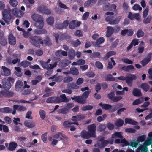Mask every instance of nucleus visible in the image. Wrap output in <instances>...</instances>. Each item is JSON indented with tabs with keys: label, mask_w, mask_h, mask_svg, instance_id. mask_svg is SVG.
<instances>
[{
	"label": "nucleus",
	"mask_w": 152,
	"mask_h": 152,
	"mask_svg": "<svg viewBox=\"0 0 152 152\" xmlns=\"http://www.w3.org/2000/svg\"><path fill=\"white\" fill-rule=\"evenodd\" d=\"M117 138L120 139H116L115 140V142L116 144L121 143V145L122 147L129 145V143L127 141L125 138H123V133L121 132H116L112 135L111 141L110 142L111 144L113 143L114 139Z\"/></svg>",
	"instance_id": "nucleus-1"
},
{
	"label": "nucleus",
	"mask_w": 152,
	"mask_h": 152,
	"mask_svg": "<svg viewBox=\"0 0 152 152\" xmlns=\"http://www.w3.org/2000/svg\"><path fill=\"white\" fill-rule=\"evenodd\" d=\"M148 137L143 144H140L136 149V152H148V146L152 144V132L148 134Z\"/></svg>",
	"instance_id": "nucleus-2"
},
{
	"label": "nucleus",
	"mask_w": 152,
	"mask_h": 152,
	"mask_svg": "<svg viewBox=\"0 0 152 152\" xmlns=\"http://www.w3.org/2000/svg\"><path fill=\"white\" fill-rule=\"evenodd\" d=\"M59 139L61 140H64L63 142L67 140L64 134L60 133L54 135L53 138L51 137H49L48 138V140L49 141H51L52 140L51 144L53 146L57 144L58 141V140H57Z\"/></svg>",
	"instance_id": "nucleus-3"
},
{
	"label": "nucleus",
	"mask_w": 152,
	"mask_h": 152,
	"mask_svg": "<svg viewBox=\"0 0 152 152\" xmlns=\"http://www.w3.org/2000/svg\"><path fill=\"white\" fill-rule=\"evenodd\" d=\"M31 43L37 47L39 46V44L42 45H48L49 41L46 40H43L41 41V39L39 36L31 37H30Z\"/></svg>",
	"instance_id": "nucleus-4"
},
{
	"label": "nucleus",
	"mask_w": 152,
	"mask_h": 152,
	"mask_svg": "<svg viewBox=\"0 0 152 152\" xmlns=\"http://www.w3.org/2000/svg\"><path fill=\"white\" fill-rule=\"evenodd\" d=\"M91 92V91H87L84 92L82 96H74L72 97V100L80 103L84 104L86 102V99L88 97V95Z\"/></svg>",
	"instance_id": "nucleus-5"
},
{
	"label": "nucleus",
	"mask_w": 152,
	"mask_h": 152,
	"mask_svg": "<svg viewBox=\"0 0 152 152\" xmlns=\"http://www.w3.org/2000/svg\"><path fill=\"white\" fill-rule=\"evenodd\" d=\"M10 11V9L8 8V9H4L2 11V20H1L0 21V23L2 25L4 26L5 25V22L7 23V24H9V23L6 22L5 19L10 18L11 17V15L9 12Z\"/></svg>",
	"instance_id": "nucleus-6"
},
{
	"label": "nucleus",
	"mask_w": 152,
	"mask_h": 152,
	"mask_svg": "<svg viewBox=\"0 0 152 152\" xmlns=\"http://www.w3.org/2000/svg\"><path fill=\"white\" fill-rule=\"evenodd\" d=\"M99 140L101 143H100L99 141L95 145V146L100 148H102L106 146L109 143L111 144L110 142L111 141V139L109 141L104 140V138L102 137H100L99 138Z\"/></svg>",
	"instance_id": "nucleus-7"
},
{
	"label": "nucleus",
	"mask_w": 152,
	"mask_h": 152,
	"mask_svg": "<svg viewBox=\"0 0 152 152\" xmlns=\"http://www.w3.org/2000/svg\"><path fill=\"white\" fill-rule=\"evenodd\" d=\"M14 81V79L11 77H9L6 80H3L2 81L3 88L6 90H9L11 87V83H13Z\"/></svg>",
	"instance_id": "nucleus-8"
},
{
	"label": "nucleus",
	"mask_w": 152,
	"mask_h": 152,
	"mask_svg": "<svg viewBox=\"0 0 152 152\" xmlns=\"http://www.w3.org/2000/svg\"><path fill=\"white\" fill-rule=\"evenodd\" d=\"M96 126L94 124H93L88 126V130L89 133L91 134L92 137H96Z\"/></svg>",
	"instance_id": "nucleus-9"
},
{
	"label": "nucleus",
	"mask_w": 152,
	"mask_h": 152,
	"mask_svg": "<svg viewBox=\"0 0 152 152\" xmlns=\"http://www.w3.org/2000/svg\"><path fill=\"white\" fill-rule=\"evenodd\" d=\"M12 13L15 16L17 17H21L23 15V12L16 8H15L12 10Z\"/></svg>",
	"instance_id": "nucleus-10"
},
{
	"label": "nucleus",
	"mask_w": 152,
	"mask_h": 152,
	"mask_svg": "<svg viewBox=\"0 0 152 152\" xmlns=\"http://www.w3.org/2000/svg\"><path fill=\"white\" fill-rule=\"evenodd\" d=\"M81 23V22L73 20L69 23V27L71 29H73L76 27L79 26Z\"/></svg>",
	"instance_id": "nucleus-11"
},
{
	"label": "nucleus",
	"mask_w": 152,
	"mask_h": 152,
	"mask_svg": "<svg viewBox=\"0 0 152 152\" xmlns=\"http://www.w3.org/2000/svg\"><path fill=\"white\" fill-rule=\"evenodd\" d=\"M57 65V63L56 62H53V64H50L49 66L48 64L46 62H43L42 63V66L45 69H51L54 67H56Z\"/></svg>",
	"instance_id": "nucleus-12"
},
{
	"label": "nucleus",
	"mask_w": 152,
	"mask_h": 152,
	"mask_svg": "<svg viewBox=\"0 0 152 152\" xmlns=\"http://www.w3.org/2000/svg\"><path fill=\"white\" fill-rule=\"evenodd\" d=\"M136 79V77L134 75L130 74L126 77V81L128 85H130L133 80Z\"/></svg>",
	"instance_id": "nucleus-13"
},
{
	"label": "nucleus",
	"mask_w": 152,
	"mask_h": 152,
	"mask_svg": "<svg viewBox=\"0 0 152 152\" xmlns=\"http://www.w3.org/2000/svg\"><path fill=\"white\" fill-rule=\"evenodd\" d=\"M14 110L12 112V114L14 115L16 113V110L20 111H23L25 110L26 108L25 107H23L21 106H18L16 105H14L13 106Z\"/></svg>",
	"instance_id": "nucleus-14"
},
{
	"label": "nucleus",
	"mask_w": 152,
	"mask_h": 152,
	"mask_svg": "<svg viewBox=\"0 0 152 152\" xmlns=\"http://www.w3.org/2000/svg\"><path fill=\"white\" fill-rule=\"evenodd\" d=\"M13 95V93L11 91H3L0 92V97L2 96L6 97H12Z\"/></svg>",
	"instance_id": "nucleus-15"
},
{
	"label": "nucleus",
	"mask_w": 152,
	"mask_h": 152,
	"mask_svg": "<svg viewBox=\"0 0 152 152\" xmlns=\"http://www.w3.org/2000/svg\"><path fill=\"white\" fill-rule=\"evenodd\" d=\"M24 125L27 127L32 128L35 126L36 124L34 122L28 120H26L24 122Z\"/></svg>",
	"instance_id": "nucleus-16"
},
{
	"label": "nucleus",
	"mask_w": 152,
	"mask_h": 152,
	"mask_svg": "<svg viewBox=\"0 0 152 152\" xmlns=\"http://www.w3.org/2000/svg\"><path fill=\"white\" fill-rule=\"evenodd\" d=\"M31 18L33 20L36 22L37 21L43 20L42 17L38 14H34L31 15Z\"/></svg>",
	"instance_id": "nucleus-17"
},
{
	"label": "nucleus",
	"mask_w": 152,
	"mask_h": 152,
	"mask_svg": "<svg viewBox=\"0 0 152 152\" xmlns=\"http://www.w3.org/2000/svg\"><path fill=\"white\" fill-rule=\"evenodd\" d=\"M2 70L1 71V74L5 76L9 75L11 73L10 70L8 68L3 66L2 67Z\"/></svg>",
	"instance_id": "nucleus-18"
},
{
	"label": "nucleus",
	"mask_w": 152,
	"mask_h": 152,
	"mask_svg": "<svg viewBox=\"0 0 152 152\" xmlns=\"http://www.w3.org/2000/svg\"><path fill=\"white\" fill-rule=\"evenodd\" d=\"M150 103L148 102H145L142 105L141 107L143 108V109H140L139 108H137L136 109L137 111L138 112H142L148 109L146 107L149 106Z\"/></svg>",
	"instance_id": "nucleus-19"
},
{
	"label": "nucleus",
	"mask_w": 152,
	"mask_h": 152,
	"mask_svg": "<svg viewBox=\"0 0 152 152\" xmlns=\"http://www.w3.org/2000/svg\"><path fill=\"white\" fill-rule=\"evenodd\" d=\"M80 136L84 139H88L91 137V134L89 132L84 130L82 132Z\"/></svg>",
	"instance_id": "nucleus-20"
},
{
	"label": "nucleus",
	"mask_w": 152,
	"mask_h": 152,
	"mask_svg": "<svg viewBox=\"0 0 152 152\" xmlns=\"http://www.w3.org/2000/svg\"><path fill=\"white\" fill-rule=\"evenodd\" d=\"M23 86V83L20 80L18 81L16 84L15 89L16 91H19L21 90Z\"/></svg>",
	"instance_id": "nucleus-21"
},
{
	"label": "nucleus",
	"mask_w": 152,
	"mask_h": 152,
	"mask_svg": "<svg viewBox=\"0 0 152 152\" xmlns=\"http://www.w3.org/2000/svg\"><path fill=\"white\" fill-rule=\"evenodd\" d=\"M107 31L106 36L108 37H110L113 33L114 29L113 28L110 26H107Z\"/></svg>",
	"instance_id": "nucleus-22"
},
{
	"label": "nucleus",
	"mask_w": 152,
	"mask_h": 152,
	"mask_svg": "<svg viewBox=\"0 0 152 152\" xmlns=\"http://www.w3.org/2000/svg\"><path fill=\"white\" fill-rule=\"evenodd\" d=\"M122 69L126 72H131L134 70V68L132 65L124 66L122 67Z\"/></svg>",
	"instance_id": "nucleus-23"
},
{
	"label": "nucleus",
	"mask_w": 152,
	"mask_h": 152,
	"mask_svg": "<svg viewBox=\"0 0 152 152\" xmlns=\"http://www.w3.org/2000/svg\"><path fill=\"white\" fill-rule=\"evenodd\" d=\"M9 41L10 43L12 45H14L16 44V39L12 34H10L9 35Z\"/></svg>",
	"instance_id": "nucleus-24"
},
{
	"label": "nucleus",
	"mask_w": 152,
	"mask_h": 152,
	"mask_svg": "<svg viewBox=\"0 0 152 152\" xmlns=\"http://www.w3.org/2000/svg\"><path fill=\"white\" fill-rule=\"evenodd\" d=\"M106 15H109L108 16L106 17L105 20L109 22V23L110 24V22L114 18V13L112 12H107L106 13Z\"/></svg>",
	"instance_id": "nucleus-25"
},
{
	"label": "nucleus",
	"mask_w": 152,
	"mask_h": 152,
	"mask_svg": "<svg viewBox=\"0 0 152 152\" xmlns=\"http://www.w3.org/2000/svg\"><path fill=\"white\" fill-rule=\"evenodd\" d=\"M43 20H41L39 21H37L36 22H35V25L36 27L39 29H41L42 28L44 25V23Z\"/></svg>",
	"instance_id": "nucleus-26"
},
{
	"label": "nucleus",
	"mask_w": 152,
	"mask_h": 152,
	"mask_svg": "<svg viewBox=\"0 0 152 152\" xmlns=\"http://www.w3.org/2000/svg\"><path fill=\"white\" fill-rule=\"evenodd\" d=\"M125 124H129L132 125H137L138 123L129 118H126L125 120Z\"/></svg>",
	"instance_id": "nucleus-27"
},
{
	"label": "nucleus",
	"mask_w": 152,
	"mask_h": 152,
	"mask_svg": "<svg viewBox=\"0 0 152 152\" xmlns=\"http://www.w3.org/2000/svg\"><path fill=\"white\" fill-rule=\"evenodd\" d=\"M133 95L136 96H141L142 94L140 89L135 88L132 91Z\"/></svg>",
	"instance_id": "nucleus-28"
},
{
	"label": "nucleus",
	"mask_w": 152,
	"mask_h": 152,
	"mask_svg": "<svg viewBox=\"0 0 152 152\" xmlns=\"http://www.w3.org/2000/svg\"><path fill=\"white\" fill-rule=\"evenodd\" d=\"M72 124H76L77 125H78V122L71 123L68 121H66L64 122L63 123V125L65 127L68 128L71 126V125Z\"/></svg>",
	"instance_id": "nucleus-29"
},
{
	"label": "nucleus",
	"mask_w": 152,
	"mask_h": 152,
	"mask_svg": "<svg viewBox=\"0 0 152 152\" xmlns=\"http://www.w3.org/2000/svg\"><path fill=\"white\" fill-rule=\"evenodd\" d=\"M47 103H58L59 101L57 98L55 97H50L48 98L46 100Z\"/></svg>",
	"instance_id": "nucleus-30"
},
{
	"label": "nucleus",
	"mask_w": 152,
	"mask_h": 152,
	"mask_svg": "<svg viewBox=\"0 0 152 152\" xmlns=\"http://www.w3.org/2000/svg\"><path fill=\"white\" fill-rule=\"evenodd\" d=\"M121 18L122 17L121 16H118L114 20H112L110 21V24L113 25L118 24Z\"/></svg>",
	"instance_id": "nucleus-31"
},
{
	"label": "nucleus",
	"mask_w": 152,
	"mask_h": 152,
	"mask_svg": "<svg viewBox=\"0 0 152 152\" xmlns=\"http://www.w3.org/2000/svg\"><path fill=\"white\" fill-rule=\"evenodd\" d=\"M75 56V52L74 50L70 49L68 53V56L69 59H73Z\"/></svg>",
	"instance_id": "nucleus-32"
},
{
	"label": "nucleus",
	"mask_w": 152,
	"mask_h": 152,
	"mask_svg": "<svg viewBox=\"0 0 152 152\" xmlns=\"http://www.w3.org/2000/svg\"><path fill=\"white\" fill-rule=\"evenodd\" d=\"M12 111V109L7 107L3 108L0 109V111L2 113H11Z\"/></svg>",
	"instance_id": "nucleus-33"
},
{
	"label": "nucleus",
	"mask_w": 152,
	"mask_h": 152,
	"mask_svg": "<svg viewBox=\"0 0 152 152\" xmlns=\"http://www.w3.org/2000/svg\"><path fill=\"white\" fill-rule=\"evenodd\" d=\"M67 54L66 52L63 51L61 50H59L56 53V55L58 56H66Z\"/></svg>",
	"instance_id": "nucleus-34"
},
{
	"label": "nucleus",
	"mask_w": 152,
	"mask_h": 152,
	"mask_svg": "<svg viewBox=\"0 0 152 152\" xmlns=\"http://www.w3.org/2000/svg\"><path fill=\"white\" fill-rule=\"evenodd\" d=\"M15 74L19 77H21L22 75V73L21 72V69L19 67H15Z\"/></svg>",
	"instance_id": "nucleus-35"
},
{
	"label": "nucleus",
	"mask_w": 152,
	"mask_h": 152,
	"mask_svg": "<svg viewBox=\"0 0 152 152\" xmlns=\"http://www.w3.org/2000/svg\"><path fill=\"white\" fill-rule=\"evenodd\" d=\"M42 77L41 76H39L37 77L35 79L31 81V83L33 85H35L40 82L42 79Z\"/></svg>",
	"instance_id": "nucleus-36"
},
{
	"label": "nucleus",
	"mask_w": 152,
	"mask_h": 152,
	"mask_svg": "<svg viewBox=\"0 0 152 152\" xmlns=\"http://www.w3.org/2000/svg\"><path fill=\"white\" fill-rule=\"evenodd\" d=\"M140 87L144 91L146 92L148 90L149 86L147 83H144L141 85Z\"/></svg>",
	"instance_id": "nucleus-37"
},
{
	"label": "nucleus",
	"mask_w": 152,
	"mask_h": 152,
	"mask_svg": "<svg viewBox=\"0 0 152 152\" xmlns=\"http://www.w3.org/2000/svg\"><path fill=\"white\" fill-rule=\"evenodd\" d=\"M84 116L82 115H77L72 117V120L73 121H77L84 118Z\"/></svg>",
	"instance_id": "nucleus-38"
},
{
	"label": "nucleus",
	"mask_w": 152,
	"mask_h": 152,
	"mask_svg": "<svg viewBox=\"0 0 152 152\" xmlns=\"http://www.w3.org/2000/svg\"><path fill=\"white\" fill-rule=\"evenodd\" d=\"M70 73L75 75H77L79 74L78 69L74 67H73L70 69Z\"/></svg>",
	"instance_id": "nucleus-39"
},
{
	"label": "nucleus",
	"mask_w": 152,
	"mask_h": 152,
	"mask_svg": "<svg viewBox=\"0 0 152 152\" xmlns=\"http://www.w3.org/2000/svg\"><path fill=\"white\" fill-rule=\"evenodd\" d=\"M17 146V144L14 142H12L10 143L9 149L10 150H14Z\"/></svg>",
	"instance_id": "nucleus-40"
},
{
	"label": "nucleus",
	"mask_w": 152,
	"mask_h": 152,
	"mask_svg": "<svg viewBox=\"0 0 152 152\" xmlns=\"http://www.w3.org/2000/svg\"><path fill=\"white\" fill-rule=\"evenodd\" d=\"M99 105L102 108L105 110H108L111 107V106L110 105L107 104H102V103H100Z\"/></svg>",
	"instance_id": "nucleus-41"
},
{
	"label": "nucleus",
	"mask_w": 152,
	"mask_h": 152,
	"mask_svg": "<svg viewBox=\"0 0 152 152\" xmlns=\"http://www.w3.org/2000/svg\"><path fill=\"white\" fill-rule=\"evenodd\" d=\"M60 97L61 99L60 100H58V102H67L69 101L68 99L66 98V95L64 94L60 95Z\"/></svg>",
	"instance_id": "nucleus-42"
},
{
	"label": "nucleus",
	"mask_w": 152,
	"mask_h": 152,
	"mask_svg": "<svg viewBox=\"0 0 152 152\" xmlns=\"http://www.w3.org/2000/svg\"><path fill=\"white\" fill-rule=\"evenodd\" d=\"M110 60H111V62H110V61L108 62V65L107 66V68L108 69H111L113 68V66H112V64H111V62L113 63V65L114 66H115L116 64V63H115V61L114 60V58H113V57L111 58H110Z\"/></svg>",
	"instance_id": "nucleus-43"
},
{
	"label": "nucleus",
	"mask_w": 152,
	"mask_h": 152,
	"mask_svg": "<svg viewBox=\"0 0 152 152\" xmlns=\"http://www.w3.org/2000/svg\"><path fill=\"white\" fill-rule=\"evenodd\" d=\"M3 130V131L5 132H7L9 131L8 127L4 125H2L1 124H0V130L1 131Z\"/></svg>",
	"instance_id": "nucleus-44"
},
{
	"label": "nucleus",
	"mask_w": 152,
	"mask_h": 152,
	"mask_svg": "<svg viewBox=\"0 0 152 152\" xmlns=\"http://www.w3.org/2000/svg\"><path fill=\"white\" fill-rule=\"evenodd\" d=\"M46 30L44 29L40 30L36 29L34 31V33L37 34H44L46 33Z\"/></svg>",
	"instance_id": "nucleus-45"
},
{
	"label": "nucleus",
	"mask_w": 152,
	"mask_h": 152,
	"mask_svg": "<svg viewBox=\"0 0 152 152\" xmlns=\"http://www.w3.org/2000/svg\"><path fill=\"white\" fill-rule=\"evenodd\" d=\"M139 143V142L137 140L136 141L135 140H133L130 142V145L132 147H136Z\"/></svg>",
	"instance_id": "nucleus-46"
},
{
	"label": "nucleus",
	"mask_w": 152,
	"mask_h": 152,
	"mask_svg": "<svg viewBox=\"0 0 152 152\" xmlns=\"http://www.w3.org/2000/svg\"><path fill=\"white\" fill-rule=\"evenodd\" d=\"M143 101V99L142 98H139V99H136L134 100L133 102V104L135 105L140 104L142 103Z\"/></svg>",
	"instance_id": "nucleus-47"
},
{
	"label": "nucleus",
	"mask_w": 152,
	"mask_h": 152,
	"mask_svg": "<svg viewBox=\"0 0 152 152\" xmlns=\"http://www.w3.org/2000/svg\"><path fill=\"white\" fill-rule=\"evenodd\" d=\"M104 41V39L103 37H100L96 40L95 43L96 45H98L103 43Z\"/></svg>",
	"instance_id": "nucleus-48"
},
{
	"label": "nucleus",
	"mask_w": 152,
	"mask_h": 152,
	"mask_svg": "<svg viewBox=\"0 0 152 152\" xmlns=\"http://www.w3.org/2000/svg\"><path fill=\"white\" fill-rule=\"evenodd\" d=\"M124 121L121 119H118L117 120L115 123V124L117 126H121L124 124Z\"/></svg>",
	"instance_id": "nucleus-49"
},
{
	"label": "nucleus",
	"mask_w": 152,
	"mask_h": 152,
	"mask_svg": "<svg viewBox=\"0 0 152 152\" xmlns=\"http://www.w3.org/2000/svg\"><path fill=\"white\" fill-rule=\"evenodd\" d=\"M54 20V19L53 17H50L47 19V22L50 25H53V24Z\"/></svg>",
	"instance_id": "nucleus-50"
},
{
	"label": "nucleus",
	"mask_w": 152,
	"mask_h": 152,
	"mask_svg": "<svg viewBox=\"0 0 152 152\" xmlns=\"http://www.w3.org/2000/svg\"><path fill=\"white\" fill-rule=\"evenodd\" d=\"M104 10H112V8L110 7V4L109 3H106L103 8Z\"/></svg>",
	"instance_id": "nucleus-51"
},
{
	"label": "nucleus",
	"mask_w": 152,
	"mask_h": 152,
	"mask_svg": "<svg viewBox=\"0 0 152 152\" xmlns=\"http://www.w3.org/2000/svg\"><path fill=\"white\" fill-rule=\"evenodd\" d=\"M30 64V63L26 61H22L20 63V65L24 68L28 67Z\"/></svg>",
	"instance_id": "nucleus-52"
},
{
	"label": "nucleus",
	"mask_w": 152,
	"mask_h": 152,
	"mask_svg": "<svg viewBox=\"0 0 152 152\" xmlns=\"http://www.w3.org/2000/svg\"><path fill=\"white\" fill-rule=\"evenodd\" d=\"M132 9L134 10H138L140 11L142 10V7L138 4H136L134 5Z\"/></svg>",
	"instance_id": "nucleus-53"
},
{
	"label": "nucleus",
	"mask_w": 152,
	"mask_h": 152,
	"mask_svg": "<svg viewBox=\"0 0 152 152\" xmlns=\"http://www.w3.org/2000/svg\"><path fill=\"white\" fill-rule=\"evenodd\" d=\"M146 138V136L145 135H143L138 137L137 140L139 143L140 142H142L144 141L145 139Z\"/></svg>",
	"instance_id": "nucleus-54"
},
{
	"label": "nucleus",
	"mask_w": 152,
	"mask_h": 152,
	"mask_svg": "<svg viewBox=\"0 0 152 152\" xmlns=\"http://www.w3.org/2000/svg\"><path fill=\"white\" fill-rule=\"evenodd\" d=\"M10 4L12 7H15L18 4V3L16 0H10Z\"/></svg>",
	"instance_id": "nucleus-55"
},
{
	"label": "nucleus",
	"mask_w": 152,
	"mask_h": 152,
	"mask_svg": "<svg viewBox=\"0 0 152 152\" xmlns=\"http://www.w3.org/2000/svg\"><path fill=\"white\" fill-rule=\"evenodd\" d=\"M41 138L44 142L46 143L47 141V133L46 132L42 134Z\"/></svg>",
	"instance_id": "nucleus-56"
},
{
	"label": "nucleus",
	"mask_w": 152,
	"mask_h": 152,
	"mask_svg": "<svg viewBox=\"0 0 152 152\" xmlns=\"http://www.w3.org/2000/svg\"><path fill=\"white\" fill-rule=\"evenodd\" d=\"M151 60L150 58H146L143 60L141 62L142 64L144 66L146 65Z\"/></svg>",
	"instance_id": "nucleus-57"
},
{
	"label": "nucleus",
	"mask_w": 152,
	"mask_h": 152,
	"mask_svg": "<svg viewBox=\"0 0 152 152\" xmlns=\"http://www.w3.org/2000/svg\"><path fill=\"white\" fill-rule=\"evenodd\" d=\"M95 65L98 69H103V66L102 64L99 61H97L96 62Z\"/></svg>",
	"instance_id": "nucleus-58"
},
{
	"label": "nucleus",
	"mask_w": 152,
	"mask_h": 152,
	"mask_svg": "<svg viewBox=\"0 0 152 152\" xmlns=\"http://www.w3.org/2000/svg\"><path fill=\"white\" fill-rule=\"evenodd\" d=\"M105 80L106 81H113L115 80V78L113 77L110 74H109L105 77Z\"/></svg>",
	"instance_id": "nucleus-59"
},
{
	"label": "nucleus",
	"mask_w": 152,
	"mask_h": 152,
	"mask_svg": "<svg viewBox=\"0 0 152 152\" xmlns=\"http://www.w3.org/2000/svg\"><path fill=\"white\" fill-rule=\"evenodd\" d=\"M32 113V112L31 111H28L26 114V118L28 119H32L33 118L31 115Z\"/></svg>",
	"instance_id": "nucleus-60"
},
{
	"label": "nucleus",
	"mask_w": 152,
	"mask_h": 152,
	"mask_svg": "<svg viewBox=\"0 0 152 152\" xmlns=\"http://www.w3.org/2000/svg\"><path fill=\"white\" fill-rule=\"evenodd\" d=\"M58 6L61 8H64L65 9H69V7H67L65 5L62 3L60 1L58 2Z\"/></svg>",
	"instance_id": "nucleus-61"
},
{
	"label": "nucleus",
	"mask_w": 152,
	"mask_h": 152,
	"mask_svg": "<svg viewBox=\"0 0 152 152\" xmlns=\"http://www.w3.org/2000/svg\"><path fill=\"white\" fill-rule=\"evenodd\" d=\"M144 32L141 29L139 30L137 33V36L138 37H142L144 35Z\"/></svg>",
	"instance_id": "nucleus-62"
},
{
	"label": "nucleus",
	"mask_w": 152,
	"mask_h": 152,
	"mask_svg": "<svg viewBox=\"0 0 152 152\" xmlns=\"http://www.w3.org/2000/svg\"><path fill=\"white\" fill-rule=\"evenodd\" d=\"M58 112L59 113L62 114H65L68 112V109L66 108V107L60 110H58Z\"/></svg>",
	"instance_id": "nucleus-63"
},
{
	"label": "nucleus",
	"mask_w": 152,
	"mask_h": 152,
	"mask_svg": "<svg viewBox=\"0 0 152 152\" xmlns=\"http://www.w3.org/2000/svg\"><path fill=\"white\" fill-rule=\"evenodd\" d=\"M152 18L151 16H148L146 18H145L143 20V23L145 24L149 23L151 19Z\"/></svg>",
	"instance_id": "nucleus-64"
}]
</instances>
